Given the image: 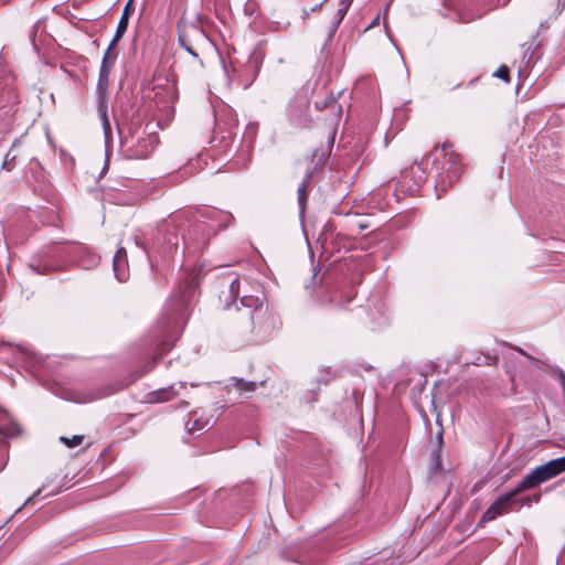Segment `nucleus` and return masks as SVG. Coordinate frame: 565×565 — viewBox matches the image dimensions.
Here are the masks:
<instances>
[{"label": "nucleus", "instance_id": "1", "mask_svg": "<svg viewBox=\"0 0 565 565\" xmlns=\"http://www.w3.org/2000/svg\"><path fill=\"white\" fill-rule=\"evenodd\" d=\"M237 320L242 337L252 343L265 341L279 326L278 316L266 305L263 288H258V296L243 298V309H238Z\"/></svg>", "mask_w": 565, "mask_h": 565}, {"label": "nucleus", "instance_id": "2", "mask_svg": "<svg viewBox=\"0 0 565 565\" xmlns=\"http://www.w3.org/2000/svg\"><path fill=\"white\" fill-rule=\"evenodd\" d=\"M198 281L190 277L179 285L178 290L168 299L164 311L158 321L162 332V341L159 344L161 353L167 352L181 333L188 319L190 302L194 296Z\"/></svg>", "mask_w": 565, "mask_h": 565}, {"label": "nucleus", "instance_id": "3", "mask_svg": "<svg viewBox=\"0 0 565 565\" xmlns=\"http://www.w3.org/2000/svg\"><path fill=\"white\" fill-rule=\"evenodd\" d=\"M200 217L202 220L193 223L188 237L182 236L184 244H191L195 248H202L212 235L220 228L226 227L232 215L218 210L207 209L200 214Z\"/></svg>", "mask_w": 565, "mask_h": 565}, {"label": "nucleus", "instance_id": "4", "mask_svg": "<svg viewBox=\"0 0 565 565\" xmlns=\"http://www.w3.org/2000/svg\"><path fill=\"white\" fill-rule=\"evenodd\" d=\"M443 160L436 159L435 169L437 178V186L443 191H446L448 186H451L457 182L463 171V166L459 156L454 151L450 143H444L441 146Z\"/></svg>", "mask_w": 565, "mask_h": 565}, {"label": "nucleus", "instance_id": "5", "mask_svg": "<svg viewBox=\"0 0 565 565\" xmlns=\"http://www.w3.org/2000/svg\"><path fill=\"white\" fill-rule=\"evenodd\" d=\"M565 472V456L552 459L531 470L518 484L522 491L532 490L540 484Z\"/></svg>", "mask_w": 565, "mask_h": 565}, {"label": "nucleus", "instance_id": "6", "mask_svg": "<svg viewBox=\"0 0 565 565\" xmlns=\"http://www.w3.org/2000/svg\"><path fill=\"white\" fill-rule=\"evenodd\" d=\"M111 68L113 66L100 64L96 87L97 113L102 122L106 142L111 139V125L108 118V86Z\"/></svg>", "mask_w": 565, "mask_h": 565}, {"label": "nucleus", "instance_id": "7", "mask_svg": "<svg viewBox=\"0 0 565 565\" xmlns=\"http://www.w3.org/2000/svg\"><path fill=\"white\" fill-rule=\"evenodd\" d=\"M178 40L181 47H183L194 58H198L202 65L203 63L199 58L198 50L206 45L209 42V38L202 28L192 23H179Z\"/></svg>", "mask_w": 565, "mask_h": 565}, {"label": "nucleus", "instance_id": "8", "mask_svg": "<svg viewBox=\"0 0 565 565\" xmlns=\"http://www.w3.org/2000/svg\"><path fill=\"white\" fill-rule=\"evenodd\" d=\"M152 89L156 107L166 119L170 120L174 115L173 104L178 98L174 84L170 83L167 77H157Z\"/></svg>", "mask_w": 565, "mask_h": 565}, {"label": "nucleus", "instance_id": "9", "mask_svg": "<svg viewBox=\"0 0 565 565\" xmlns=\"http://www.w3.org/2000/svg\"><path fill=\"white\" fill-rule=\"evenodd\" d=\"M216 288L218 289V300L225 309L235 306L237 309V298L241 295L242 280L234 273H227L217 278Z\"/></svg>", "mask_w": 565, "mask_h": 565}, {"label": "nucleus", "instance_id": "10", "mask_svg": "<svg viewBox=\"0 0 565 565\" xmlns=\"http://www.w3.org/2000/svg\"><path fill=\"white\" fill-rule=\"evenodd\" d=\"M522 492V489H519V484H516L510 491L499 495L497 500L493 501L491 505L482 514L480 523L493 521L498 516L504 515L512 511L513 507L518 502L516 497Z\"/></svg>", "mask_w": 565, "mask_h": 565}, {"label": "nucleus", "instance_id": "11", "mask_svg": "<svg viewBox=\"0 0 565 565\" xmlns=\"http://www.w3.org/2000/svg\"><path fill=\"white\" fill-rule=\"evenodd\" d=\"M309 99L307 96L295 97L288 107V116L292 124L298 127L307 126L309 122Z\"/></svg>", "mask_w": 565, "mask_h": 565}, {"label": "nucleus", "instance_id": "12", "mask_svg": "<svg viewBox=\"0 0 565 565\" xmlns=\"http://www.w3.org/2000/svg\"><path fill=\"white\" fill-rule=\"evenodd\" d=\"M157 143L158 137L156 135L149 134L139 137L135 143L128 147L127 156L130 159H146L154 150Z\"/></svg>", "mask_w": 565, "mask_h": 565}, {"label": "nucleus", "instance_id": "13", "mask_svg": "<svg viewBox=\"0 0 565 565\" xmlns=\"http://www.w3.org/2000/svg\"><path fill=\"white\" fill-rule=\"evenodd\" d=\"M113 268L116 278L124 282L129 277V269L127 263V253L124 247L117 249L114 258H113Z\"/></svg>", "mask_w": 565, "mask_h": 565}, {"label": "nucleus", "instance_id": "14", "mask_svg": "<svg viewBox=\"0 0 565 565\" xmlns=\"http://www.w3.org/2000/svg\"><path fill=\"white\" fill-rule=\"evenodd\" d=\"M353 0H340L337 12L332 17L329 26V38H332L341 22L343 21L349 8L351 7Z\"/></svg>", "mask_w": 565, "mask_h": 565}, {"label": "nucleus", "instance_id": "15", "mask_svg": "<svg viewBox=\"0 0 565 565\" xmlns=\"http://www.w3.org/2000/svg\"><path fill=\"white\" fill-rule=\"evenodd\" d=\"M241 280H242V289H241V295L238 297H239L241 306H243V298L245 296H252V297L258 296V288H263V287L259 282L249 280L247 278H241ZM239 309H243V307H241Z\"/></svg>", "mask_w": 565, "mask_h": 565}, {"label": "nucleus", "instance_id": "16", "mask_svg": "<svg viewBox=\"0 0 565 565\" xmlns=\"http://www.w3.org/2000/svg\"><path fill=\"white\" fill-rule=\"evenodd\" d=\"M130 3H131V0L128 1V3L125 6V8L122 10L121 17L117 24L116 32L114 34L115 41H119L122 38V35L125 34V32L127 31L129 15H130Z\"/></svg>", "mask_w": 565, "mask_h": 565}, {"label": "nucleus", "instance_id": "17", "mask_svg": "<svg viewBox=\"0 0 565 565\" xmlns=\"http://www.w3.org/2000/svg\"><path fill=\"white\" fill-rule=\"evenodd\" d=\"M310 180V173H307L305 180L299 184L297 194H298V204L300 209V213L302 214L307 204L308 194H307V188Z\"/></svg>", "mask_w": 565, "mask_h": 565}, {"label": "nucleus", "instance_id": "18", "mask_svg": "<svg viewBox=\"0 0 565 565\" xmlns=\"http://www.w3.org/2000/svg\"><path fill=\"white\" fill-rule=\"evenodd\" d=\"M118 42L119 41H115V36H113L110 43L108 44V47L106 49V51L104 53L102 64L109 65V66L114 65V63L117 58V53L115 52V47Z\"/></svg>", "mask_w": 565, "mask_h": 565}, {"label": "nucleus", "instance_id": "19", "mask_svg": "<svg viewBox=\"0 0 565 565\" xmlns=\"http://www.w3.org/2000/svg\"><path fill=\"white\" fill-rule=\"evenodd\" d=\"M175 395L172 386L158 390L152 393L151 402H167Z\"/></svg>", "mask_w": 565, "mask_h": 565}, {"label": "nucleus", "instance_id": "20", "mask_svg": "<svg viewBox=\"0 0 565 565\" xmlns=\"http://www.w3.org/2000/svg\"><path fill=\"white\" fill-rule=\"evenodd\" d=\"M234 386L241 392H254L257 388V383L254 381H245L243 379L233 377Z\"/></svg>", "mask_w": 565, "mask_h": 565}, {"label": "nucleus", "instance_id": "21", "mask_svg": "<svg viewBox=\"0 0 565 565\" xmlns=\"http://www.w3.org/2000/svg\"><path fill=\"white\" fill-rule=\"evenodd\" d=\"M207 422H202L200 419L189 418L185 423V429L188 433H194L204 429Z\"/></svg>", "mask_w": 565, "mask_h": 565}, {"label": "nucleus", "instance_id": "22", "mask_svg": "<svg viewBox=\"0 0 565 565\" xmlns=\"http://www.w3.org/2000/svg\"><path fill=\"white\" fill-rule=\"evenodd\" d=\"M55 479H57V476H56V475H54L53 477H47V478H46V480H45V482L42 484V487H41V488H39V489L33 493V495H32V497H30V498L25 501L24 505L29 504V503H30V502H31L35 497L40 495L44 490L49 489V488L54 483Z\"/></svg>", "mask_w": 565, "mask_h": 565}, {"label": "nucleus", "instance_id": "23", "mask_svg": "<svg viewBox=\"0 0 565 565\" xmlns=\"http://www.w3.org/2000/svg\"><path fill=\"white\" fill-rule=\"evenodd\" d=\"M15 350H17V353L19 354V359H21V360H30V361H34V362L38 361V358H36L35 353L29 351L28 349H25V348H23L21 345H17Z\"/></svg>", "mask_w": 565, "mask_h": 565}, {"label": "nucleus", "instance_id": "24", "mask_svg": "<svg viewBox=\"0 0 565 565\" xmlns=\"http://www.w3.org/2000/svg\"><path fill=\"white\" fill-rule=\"evenodd\" d=\"M60 440L63 444H65L68 448H73V447H76L82 444V441L84 440V436L83 435H74L72 438L62 436L60 438Z\"/></svg>", "mask_w": 565, "mask_h": 565}, {"label": "nucleus", "instance_id": "25", "mask_svg": "<svg viewBox=\"0 0 565 565\" xmlns=\"http://www.w3.org/2000/svg\"><path fill=\"white\" fill-rule=\"evenodd\" d=\"M515 351H518L520 354H522L523 356H525L533 365H535L536 367L541 369L543 365H545V362L542 361V360H539L534 356H532L531 354H529L527 352H525L522 348H519V347H514L513 348Z\"/></svg>", "mask_w": 565, "mask_h": 565}, {"label": "nucleus", "instance_id": "26", "mask_svg": "<svg viewBox=\"0 0 565 565\" xmlns=\"http://www.w3.org/2000/svg\"><path fill=\"white\" fill-rule=\"evenodd\" d=\"M494 76L498 78H501L502 81L509 83L510 82V71L509 67L505 65L500 66L495 73Z\"/></svg>", "mask_w": 565, "mask_h": 565}, {"label": "nucleus", "instance_id": "27", "mask_svg": "<svg viewBox=\"0 0 565 565\" xmlns=\"http://www.w3.org/2000/svg\"><path fill=\"white\" fill-rule=\"evenodd\" d=\"M15 157H17L15 153H12V150H10L6 154V158H4L3 162H2V169L10 171L11 163L14 161Z\"/></svg>", "mask_w": 565, "mask_h": 565}, {"label": "nucleus", "instance_id": "28", "mask_svg": "<svg viewBox=\"0 0 565 565\" xmlns=\"http://www.w3.org/2000/svg\"><path fill=\"white\" fill-rule=\"evenodd\" d=\"M544 366H547L551 371H553L559 379V382H561V385L563 384V381L565 380V372L557 367V366H551L548 364L545 363Z\"/></svg>", "mask_w": 565, "mask_h": 565}, {"label": "nucleus", "instance_id": "29", "mask_svg": "<svg viewBox=\"0 0 565 565\" xmlns=\"http://www.w3.org/2000/svg\"><path fill=\"white\" fill-rule=\"evenodd\" d=\"M167 244L169 250H172L173 247H177L179 244L177 235H173V237H169Z\"/></svg>", "mask_w": 565, "mask_h": 565}, {"label": "nucleus", "instance_id": "30", "mask_svg": "<svg viewBox=\"0 0 565 565\" xmlns=\"http://www.w3.org/2000/svg\"><path fill=\"white\" fill-rule=\"evenodd\" d=\"M63 486H55L52 490L45 493V497H53L62 491Z\"/></svg>", "mask_w": 565, "mask_h": 565}, {"label": "nucleus", "instance_id": "31", "mask_svg": "<svg viewBox=\"0 0 565 565\" xmlns=\"http://www.w3.org/2000/svg\"><path fill=\"white\" fill-rule=\"evenodd\" d=\"M532 502V497L530 495H526V497H523L521 499H518V502L520 505H530Z\"/></svg>", "mask_w": 565, "mask_h": 565}, {"label": "nucleus", "instance_id": "32", "mask_svg": "<svg viewBox=\"0 0 565 565\" xmlns=\"http://www.w3.org/2000/svg\"><path fill=\"white\" fill-rule=\"evenodd\" d=\"M41 267H42L41 269L40 268L35 269L39 274H45V273L54 270V267L47 266L46 264L41 265Z\"/></svg>", "mask_w": 565, "mask_h": 565}, {"label": "nucleus", "instance_id": "33", "mask_svg": "<svg viewBox=\"0 0 565 565\" xmlns=\"http://www.w3.org/2000/svg\"><path fill=\"white\" fill-rule=\"evenodd\" d=\"M311 13H312V11H310V9L303 8V9H302V15H301V18H302L303 20H306V19H308V18L310 17V14H311Z\"/></svg>", "mask_w": 565, "mask_h": 565}, {"label": "nucleus", "instance_id": "34", "mask_svg": "<svg viewBox=\"0 0 565 565\" xmlns=\"http://www.w3.org/2000/svg\"><path fill=\"white\" fill-rule=\"evenodd\" d=\"M484 360H486L487 365H491V364L495 363L497 358H491V356L487 355V356H484Z\"/></svg>", "mask_w": 565, "mask_h": 565}, {"label": "nucleus", "instance_id": "35", "mask_svg": "<svg viewBox=\"0 0 565 565\" xmlns=\"http://www.w3.org/2000/svg\"><path fill=\"white\" fill-rule=\"evenodd\" d=\"M379 21H380V15H377L365 30H369L371 28H373L374 25L379 24Z\"/></svg>", "mask_w": 565, "mask_h": 565}, {"label": "nucleus", "instance_id": "36", "mask_svg": "<svg viewBox=\"0 0 565 565\" xmlns=\"http://www.w3.org/2000/svg\"><path fill=\"white\" fill-rule=\"evenodd\" d=\"M328 0H323L322 2H320L319 4H316L315 7L310 8V11L315 12L316 10H318L319 8H321L323 6L324 2H327Z\"/></svg>", "mask_w": 565, "mask_h": 565}, {"label": "nucleus", "instance_id": "37", "mask_svg": "<svg viewBox=\"0 0 565 565\" xmlns=\"http://www.w3.org/2000/svg\"><path fill=\"white\" fill-rule=\"evenodd\" d=\"M531 497H532V502L537 503V502H540V500H541V494H533V495H531Z\"/></svg>", "mask_w": 565, "mask_h": 565}, {"label": "nucleus", "instance_id": "38", "mask_svg": "<svg viewBox=\"0 0 565 565\" xmlns=\"http://www.w3.org/2000/svg\"><path fill=\"white\" fill-rule=\"evenodd\" d=\"M354 298V295L353 294H350L348 296H345V303H349L352 299Z\"/></svg>", "mask_w": 565, "mask_h": 565}, {"label": "nucleus", "instance_id": "39", "mask_svg": "<svg viewBox=\"0 0 565 565\" xmlns=\"http://www.w3.org/2000/svg\"><path fill=\"white\" fill-rule=\"evenodd\" d=\"M438 443H439V446H441V444H443V433L441 431L438 433Z\"/></svg>", "mask_w": 565, "mask_h": 565}, {"label": "nucleus", "instance_id": "40", "mask_svg": "<svg viewBox=\"0 0 565 565\" xmlns=\"http://www.w3.org/2000/svg\"><path fill=\"white\" fill-rule=\"evenodd\" d=\"M329 301H330L331 303H332V302H335V305H337V306H341V305H342L341 302L335 301L333 297H331V298L329 299Z\"/></svg>", "mask_w": 565, "mask_h": 565}, {"label": "nucleus", "instance_id": "41", "mask_svg": "<svg viewBox=\"0 0 565 565\" xmlns=\"http://www.w3.org/2000/svg\"><path fill=\"white\" fill-rule=\"evenodd\" d=\"M0 434L4 437L9 436V434L7 431H4L3 428H0Z\"/></svg>", "mask_w": 565, "mask_h": 565}, {"label": "nucleus", "instance_id": "42", "mask_svg": "<svg viewBox=\"0 0 565 565\" xmlns=\"http://www.w3.org/2000/svg\"><path fill=\"white\" fill-rule=\"evenodd\" d=\"M415 164L417 166V168L424 173V170L422 169V163H418V162H415Z\"/></svg>", "mask_w": 565, "mask_h": 565}, {"label": "nucleus", "instance_id": "43", "mask_svg": "<svg viewBox=\"0 0 565 565\" xmlns=\"http://www.w3.org/2000/svg\"><path fill=\"white\" fill-rule=\"evenodd\" d=\"M562 390H563V393H564V395H565V380L563 381Z\"/></svg>", "mask_w": 565, "mask_h": 565}, {"label": "nucleus", "instance_id": "44", "mask_svg": "<svg viewBox=\"0 0 565 565\" xmlns=\"http://www.w3.org/2000/svg\"><path fill=\"white\" fill-rule=\"evenodd\" d=\"M562 390H563V393H564V395H565V380L563 381Z\"/></svg>", "mask_w": 565, "mask_h": 565}, {"label": "nucleus", "instance_id": "45", "mask_svg": "<svg viewBox=\"0 0 565 565\" xmlns=\"http://www.w3.org/2000/svg\"><path fill=\"white\" fill-rule=\"evenodd\" d=\"M424 181V178L423 177H419V181H418V185L420 184V182Z\"/></svg>", "mask_w": 565, "mask_h": 565}, {"label": "nucleus", "instance_id": "46", "mask_svg": "<svg viewBox=\"0 0 565 565\" xmlns=\"http://www.w3.org/2000/svg\"><path fill=\"white\" fill-rule=\"evenodd\" d=\"M3 467H4V463L0 462V471L3 469Z\"/></svg>", "mask_w": 565, "mask_h": 565}, {"label": "nucleus", "instance_id": "47", "mask_svg": "<svg viewBox=\"0 0 565 565\" xmlns=\"http://www.w3.org/2000/svg\"><path fill=\"white\" fill-rule=\"evenodd\" d=\"M182 406L186 407L188 406V403L186 402H182L181 403Z\"/></svg>", "mask_w": 565, "mask_h": 565}]
</instances>
